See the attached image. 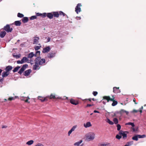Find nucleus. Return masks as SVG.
I'll return each mask as SVG.
<instances>
[{
  "instance_id": "de8ad7c7",
  "label": "nucleus",
  "mask_w": 146,
  "mask_h": 146,
  "mask_svg": "<svg viewBox=\"0 0 146 146\" xmlns=\"http://www.w3.org/2000/svg\"><path fill=\"white\" fill-rule=\"evenodd\" d=\"M129 145V146H130L133 143V141H131L129 142H128L127 143Z\"/></svg>"
},
{
  "instance_id": "a211bd4d",
  "label": "nucleus",
  "mask_w": 146,
  "mask_h": 146,
  "mask_svg": "<svg viewBox=\"0 0 146 146\" xmlns=\"http://www.w3.org/2000/svg\"><path fill=\"white\" fill-rule=\"evenodd\" d=\"M53 16L54 17L58 18L59 17V14L58 11L52 12Z\"/></svg>"
},
{
  "instance_id": "9d476101",
  "label": "nucleus",
  "mask_w": 146,
  "mask_h": 146,
  "mask_svg": "<svg viewBox=\"0 0 146 146\" xmlns=\"http://www.w3.org/2000/svg\"><path fill=\"white\" fill-rule=\"evenodd\" d=\"M50 48L49 46L46 47L43 49L42 52L43 53H47L50 50Z\"/></svg>"
},
{
  "instance_id": "393cba45",
  "label": "nucleus",
  "mask_w": 146,
  "mask_h": 146,
  "mask_svg": "<svg viewBox=\"0 0 146 146\" xmlns=\"http://www.w3.org/2000/svg\"><path fill=\"white\" fill-rule=\"evenodd\" d=\"M23 63L24 62H26L29 60L28 58L26 57H24L22 59Z\"/></svg>"
},
{
  "instance_id": "69168bd1",
  "label": "nucleus",
  "mask_w": 146,
  "mask_h": 146,
  "mask_svg": "<svg viewBox=\"0 0 146 146\" xmlns=\"http://www.w3.org/2000/svg\"><path fill=\"white\" fill-rule=\"evenodd\" d=\"M72 132V131L71 130H69L68 132V134L69 136L70 135L71 133Z\"/></svg>"
},
{
  "instance_id": "13d9d810",
  "label": "nucleus",
  "mask_w": 146,
  "mask_h": 146,
  "mask_svg": "<svg viewBox=\"0 0 146 146\" xmlns=\"http://www.w3.org/2000/svg\"><path fill=\"white\" fill-rule=\"evenodd\" d=\"M35 146H44V145L41 143H38Z\"/></svg>"
},
{
  "instance_id": "79ce46f5",
  "label": "nucleus",
  "mask_w": 146,
  "mask_h": 146,
  "mask_svg": "<svg viewBox=\"0 0 146 146\" xmlns=\"http://www.w3.org/2000/svg\"><path fill=\"white\" fill-rule=\"evenodd\" d=\"M117 101H113L111 105L112 106H114L117 105Z\"/></svg>"
},
{
  "instance_id": "0e129e2a",
  "label": "nucleus",
  "mask_w": 146,
  "mask_h": 146,
  "mask_svg": "<svg viewBox=\"0 0 146 146\" xmlns=\"http://www.w3.org/2000/svg\"><path fill=\"white\" fill-rule=\"evenodd\" d=\"M3 78H2L0 79V82H1V83H3V82L4 80V79Z\"/></svg>"
},
{
  "instance_id": "a878e982",
  "label": "nucleus",
  "mask_w": 146,
  "mask_h": 146,
  "mask_svg": "<svg viewBox=\"0 0 146 146\" xmlns=\"http://www.w3.org/2000/svg\"><path fill=\"white\" fill-rule=\"evenodd\" d=\"M44 13H36V16H41L43 18H44Z\"/></svg>"
},
{
  "instance_id": "f257e3e1",
  "label": "nucleus",
  "mask_w": 146,
  "mask_h": 146,
  "mask_svg": "<svg viewBox=\"0 0 146 146\" xmlns=\"http://www.w3.org/2000/svg\"><path fill=\"white\" fill-rule=\"evenodd\" d=\"M86 139L88 141L93 140L95 138V134L93 132H90L86 135Z\"/></svg>"
},
{
  "instance_id": "a18cd8bd",
  "label": "nucleus",
  "mask_w": 146,
  "mask_h": 146,
  "mask_svg": "<svg viewBox=\"0 0 146 146\" xmlns=\"http://www.w3.org/2000/svg\"><path fill=\"white\" fill-rule=\"evenodd\" d=\"M49 98L50 99H56V98L55 97V96L54 95H53L52 94H51L50 96L49 97Z\"/></svg>"
},
{
  "instance_id": "7ed1b4c3",
  "label": "nucleus",
  "mask_w": 146,
  "mask_h": 146,
  "mask_svg": "<svg viewBox=\"0 0 146 146\" xmlns=\"http://www.w3.org/2000/svg\"><path fill=\"white\" fill-rule=\"evenodd\" d=\"M3 30L7 32V33H11V32L13 29L12 28H11L9 24H7L6 26L4 27Z\"/></svg>"
},
{
  "instance_id": "9b49d317",
  "label": "nucleus",
  "mask_w": 146,
  "mask_h": 146,
  "mask_svg": "<svg viewBox=\"0 0 146 146\" xmlns=\"http://www.w3.org/2000/svg\"><path fill=\"white\" fill-rule=\"evenodd\" d=\"M34 38L33 44H38V40L39 39V37L35 36L34 37Z\"/></svg>"
},
{
  "instance_id": "3c124183",
  "label": "nucleus",
  "mask_w": 146,
  "mask_h": 146,
  "mask_svg": "<svg viewBox=\"0 0 146 146\" xmlns=\"http://www.w3.org/2000/svg\"><path fill=\"white\" fill-rule=\"evenodd\" d=\"M93 94L94 96H96L98 94V93L96 91H94L93 92Z\"/></svg>"
},
{
  "instance_id": "864d4df0",
  "label": "nucleus",
  "mask_w": 146,
  "mask_h": 146,
  "mask_svg": "<svg viewBox=\"0 0 146 146\" xmlns=\"http://www.w3.org/2000/svg\"><path fill=\"white\" fill-rule=\"evenodd\" d=\"M139 111V110H133L132 111H131V113H137Z\"/></svg>"
},
{
  "instance_id": "052dcab7",
  "label": "nucleus",
  "mask_w": 146,
  "mask_h": 146,
  "mask_svg": "<svg viewBox=\"0 0 146 146\" xmlns=\"http://www.w3.org/2000/svg\"><path fill=\"white\" fill-rule=\"evenodd\" d=\"M88 100L90 102H91V100H92V98H89V99H85L84 100L85 101V102H86V100Z\"/></svg>"
},
{
  "instance_id": "20e7f679",
  "label": "nucleus",
  "mask_w": 146,
  "mask_h": 146,
  "mask_svg": "<svg viewBox=\"0 0 146 146\" xmlns=\"http://www.w3.org/2000/svg\"><path fill=\"white\" fill-rule=\"evenodd\" d=\"M28 65L27 64H26L23 65L19 71L18 72V73L21 75L26 69L28 67Z\"/></svg>"
},
{
  "instance_id": "f03ea898",
  "label": "nucleus",
  "mask_w": 146,
  "mask_h": 146,
  "mask_svg": "<svg viewBox=\"0 0 146 146\" xmlns=\"http://www.w3.org/2000/svg\"><path fill=\"white\" fill-rule=\"evenodd\" d=\"M129 133L127 131H123L122 130L120 131L119 132V134L122 136L123 138L124 139H125L127 137V134Z\"/></svg>"
},
{
  "instance_id": "58836bf2",
  "label": "nucleus",
  "mask_w": 146,
  "mask_h": 146,
  "mask_svg": "<svg viewBox=\"0 0 146 146\" xmlns=\"http://www.w3.org/2000/svg\"><path fill=\"white\" fill-rule=\"evenodd\" d=\"M21 56V55L20 54H19L17 55H13V56L14 57H15L17 58H20Z\"/></svg>"
},
{
  "instance_id": "680f3d73",
  "label": "nucleus",
  "mask_w": 146,
  "mask_h": 146,
  "mask_svg": "<svg viewBox=\"0 0 146 146\" xmlns=\"http://www.w3.org/2000/svg\"><path fill=\"white\" fill-rule=\"evenodd\" d=\"M132 129L133 130V132H135L137 130L138 128H137L136 129H135L133 127Z\"/></svg>"
},
{
  "instance_id": "bb28decb",
  "label": "nucleus",
  "mask_w": 146,
  "mask_h": 146,
  "mask_svg": "<svg viewBox=\"0 0 146 146\" xmlns=\"http://www.w3.org/2000/svg\"><path fill=\"white\" fill-rule=\"evenodd\" d=\"M34 54L33 52H31L29 53L28 55V58H32L34 56Z\"/></svg>"
},
{
  "instance_id": "5701e85b",
  "label": "nucleus",
  "mask_w": 146,
  "mask_h": 146,
  "mask_svg": "<svg viewBox=\"0 0 146 146\" xmlns=\"http://www.w3.org/2000/svg\"><path fill=\"white\" fill-rule=\"evenodd\" d=\"M41 59V57H40V56L37 57L35 59V63L36 64H38V63H39V61H40V60Z\"/></svg>"
},
{
  "instance_id": "338daca9",
  "label": "nucleus",
  "mask_w": 146,
  "mask_h": 146,
  "mask_svg": "<svg viewBox=\"0 0 146 146\" xmlns=\"http://www.w3.org/2000/svg\"><path fill=\"white\" fill-rule=\"evenodd\" d=\"M25 44V42L21 44L20 46L21 47H23L24 46Z\"/></svg>"
},
{
  "instance_id": "c756f323",
  "label": "nucleus",
  "mask_w": 146,
  "mask_h": 146,
  "mask_svg": "<svg viewBox=\"0 0 146 146\" xmlns=\"http://www.w3.org/2000/svg\"><path fill=\"white\" fill-rule=\"evenodd\" d=\"M107 122L108 123L110 124L111 125H113L114 124V123L111 121L109 118H107Z\"/></svg>"
},
{
  "instance_id": "aec40b11",
  "label": "nucleus",
  "mask_w": 146,
  "mask_h": 146,
  "mask_svg": "<svg viewBox=\"0 0 146 146\" xmlns=\"http://www.w3.org/2000/svg\"><path fill=\"white\" fill-rule=\"evenodd\" d=\"M38 99L42 102H43L44 101H47L48 100L47 98H46L42 97L40 96H38Z\"/></svg>"
},
{
  "instance_id": "8fccbe9b",
  "label": "nucleus",
  "mask_w": 146,
  "mask_h": 146,
  "mask_svg": "<svg viewBox=\"0 0 146 146\" xmlns=\"http://www.w3.org/2000/svg\"><path fill=\"white\" fill-rule=\"evenodd\" d=\"M17 64H23L22 60H18L17 61Z\"/></svg>"
},
{
  "instance_id": "f8f14e48",
  "label": "nucleus",
  "mask_w": 146,
  "mask_h": 146,
  "mask_svg": "<svg viewBox=\"0 0 146 146\" xmlns=\"http://www.w3.org/2000/svg\"><path fill=\"white\" fill-rule=\"evenodd\" d=\"M13 68L12 66L9 65L6 67L5 69V70L7 72H9L12 70Z\"/></svg>"
},
{
  "instance_id": "1a4fd4ad",
  "label": "nucleus",
  "mask_w": 146,
  "mask_h": 146,
  "mask_svg": "<svg viewBox=\"0 0 146 146\" xmlns=\"http://www.w3.org/2000/svg\"><path fill=\"white\" fill-rule=\"evenodd\" d=\"M113 92L115 94H117L120 92L121 91L119 89V87H114L113 88Z\"/></svg>"
},
{
  "instance_id": "6ab92c4d",
  "label": "nucleus",
  "mask_w": 146,
  "mask_h": 146,
  "mask_svg": "<svg viewBox=\"0 0 146 146\" xmlns=\"http://www.w3.org/2000/svg\"><path fill=\"white\" fill-rule=\"evenodd\" d=\"M46 60L44 58H42V59H40L39 62L38 63V64L39 65H41L42 64L44 63L45 62Z\"/></svg>"
},
{
  "instance_id": "7c9ffc66",
  "label": "nucleus",
  "mask_w": 146,
  "mask_h": 146,
  "mask_svg": "<svg viewBox=\"0 0 146 146\" xmlns=\"http://www.w3.org/2000/svg\"><path fill=\"white\" fill-rule=\"evenodd\" d=\"M126 125H131L132 127H134L135 126L134 123L129 122L126 123L125 124Z\"/></svg>"
},
{
  "instance_id": "4468645a",
  "label": "nucleus",
  "mask_w": 146,
  "mask_h": 146,
  "mask_svg": "<svg viewBox=\"0 0 146 146\" xmlns=\"http://www.w3.org/2000/svg\"><path fill=\"white\" fill-rule=\"evenodd\" d=\"M9 74V72H8L6 71L2 72V76L3 78H4L8 76Z\"/></svg>"
},
{
  "instance_id": "4d7b16f0",
  "label": "nucleus",
  "mask_w": 146,
  "mask_h": 146,
  "mask_svg": "<svg viewBox=\"0 0 146 146\" xmlns=\"http://www.w3.org/2000/svg\"><path fill=\"white\" fill-rule=\"evenodd\" d=\"M15 99V98L14 97H13L9 98L8 99L10 101L14 100Z\"/></svg>"
},
{
  "instance_id": "603ef678",
  "label": "nucleus",
  "mask_w": 146,
  "mask_h": 146,
  "mask_svg": "<svg viewBox=\"0 0 146 146\" xmlns=\"http://www.w3.org/2000/svg\"><path fill=\"white\" fill-rule=\"evenodd\" d=\"M112 98H110V101H113H113H115V100H114L115 98L113 96H112Z\"/></svg>"
},
{
  "instance_id": "c03bdc74",
  "label": "nucleus",
  "mask_w": 146,
  "mask_h": 146,
  "mask_svg": "<svg viewBox=\"0 0 146 146\" xmlns=\"http://www.w3.org/2000/svg\"><path fill=\"white\" fill-rule=\"evenodd\" d=\"M36 18H37L36 16V15H33V16H31L30 17V19L31 20H33L36 19Z\"/></svg>"
},
{
  "instance_id": "c9c22d12",
  "label": "nucleus",
  "mask_w": 146,
  "mask_h": 146,
  "mask_svg": "<svg viewBox=\"0 0 146 146\" xmlns=\"http://www.w3.org/2000/svg\"><path fill=\"white\" fill-rule=\"evenodd\" d=\"M41 47V46H35V51H37V50H39Z\"/></svg>"
},
{
  "instance_id": "72a5a7b5",
  "label": "nucleus",
  "mask_w": 146,
  "mask_h": 146,
  "mask_svg": "<svg viewBox=\"0 0 146 146\" xmlns=\"http://www.w3.org/2000/svg\"><path fill=\"white\" fill-rule=\"evenodd\" d=\"M113 121L115 124H117L118 123V121L117 119L116 118H115L113 119Z\"/></svg>"
},
{
  "instance_id": "ddd939ff",
  "label": "nucleus",
  "mask_w": 146,
  "mask_h": 146,
  "mask_svg": "<svg viewBox=\"0 0 146 146\" xmlns=\"http://www.w3.org/2000/svg\"><path fill=\"white\" fill-rule=\"evenodd\" d=\"M82 142V140H80L79 141L75 143L74 144V145L77 146H83L84 145L83 144H82L81 145H79Z\"/></svg>"
},
{
  "instance_id": "f3484780",
  "label": "nucleus",
  "mask_w": 146,
  "mask_h": 146,
  "mask_svg": "<svg viewBox=\"0 0 146 146\" xmlns=\"http://www.w3.org/2000/svg\"><path fill=\"white\" fill-rule=\"evenodd\" d=\"M55 53H48L47 55V57L48 58H53L55 56Z\"/></svg>"
},
{
  "instance_id": "473e14b6",
  "label": "nucleus",
  "mask_w": 146,
  "mask_h": 146,
  "mask_svg": "<svg viewBox=\"0 0 146 146\" xmlns=\"http://www.w3.org/2000/svg\"><path fill=\"white\" fill-rule=\"evenodd\" d=\"M39 64H36L34 65L33 66V70H36L37 69V68L39 67Z\"/></svg>"
},
{
  "instance_id": "0eeeda50",
  "label": "nucleus",
  "mask_w": 146,
  "mask_h": 146,
  "mask_svg": "<svg viewBox=\"0 0 146 146\" xmlns=\"http://www.w3.org/2000/svg\"><path fill=\"white\" fill-rule=\"evenodd\" d=\"M70 102L72 104L76 105L79 104V102L78 101L75 100L71 98L70 100Z\"/></svg>"
},
{
  "instance_id": "e433bc0d",
  "label": "nucleus",
  "mask_w": 146,
  "mask_h": 146,
  "mask_svg": "<svg viewBox=\"0 0 146 146\" xmlns=\"http://www.w3.org/2000/svg\"><path fill=\"white\" fill-rule=\"evenodd\" d=\"M122 137V136L121 135H119V134H117L115 136V138L119 139H120Z\"/></svg>"
},
{
  "instance_id": "ea45409f",
  "label": "nucleus",
  "mask_w": 146,
  "mask_h": 146,
  "mask_svg": "<svg viewBox=\"0 0 146 146\" xmlns=\"http://www.w3.org/2000/svg\"><path fill=\"white\" fill-rule=\"evenodd\" d=\"M23 98V99H22L21 100H25V98H27L25 100V101L26 102H28V103H30V102H29L28 101V100L30 99L29 98V97H27V98L25 97L24 98Z\"/></svg>"
},
{
  "instance_id": "37998d69",
  "label": "nucleus",
  "mask_w": 146,
  "mask_h": 146,
  "mask_svg": "<svg viewBox=\"0 0 146 146\" xmlns=\"http://www.w3.org/2000/svg\"><path fill=\"white\" fill-rule=\"evenodd\" d=\"M59 14L60 15H62L63 16H65L66 15V14L62 11H59Z\"/></svg>"
},
{
  "instance_id": "423d86ee",
  "label": "nucleus",
  "mask_w": 146,
  "mask_h": 146,
  "mask_svg": "<svg viewBox=\"0 0 146 146\" xmlns=\"http://www.w3.org/2000/svg\"><path fill=\"white\" fill-rule=\"evenodd\" d=\"M82 6L81 3H78L77 4V6L75 8V11L76 13L78 14L79 12H80L81 11V9L80 7Z\"/></svg>"
},
{
  "instance_id": "4c0bfd02",
  "label": "nucleus",
  "mask_w": 146,
  "mask_h": 146,
  "mask_svg": "<svg viewBox=\"0 0 146 146\" xmlns=\"http://www.w3.org/2000/svg\"><path fill=\"white\" fill-rule=\"evenodd\" d=\"M117 131H120V130L121 129V125H120L119 124H117Z\"/></svg>"
},
{
  "instance_id": "c85d7f7f",
  "label": "nucleus",
  "mask_w": 146,
  "mask_h": 146,
  "mask_svg": "<svg viewBox=\"0 0 146 146\" xmlns=\"http://www.w3.org/2000/svg\"><path fill=\"white\" fill-rule=\"evenodd\" d=\"M138 135H135L132 137V139L133 140L136 141H137L138 140Z\"/></svg>"
},
{
  "instance_id": "09e8293b",
  "label": "nucleus",
  "mask_w": 146,
  "mask_h": 146,
  "mask_svg": "<svg viewBox=\"0 0 146 146\" xmlns=\"http://www.w3.org/2000/svg\"><path fill=\"white\" fill-rule=\"evenodd\" d=\"M143 106H142L141 107V108H140L139 109V112H140V114H141V113H142V110L143 109Z\"/></svg>"
},
{
  "instance_id": "49530a36",
  "label": "nucleus",
  "mask_w": 146,
  "mask_h": 146,
  "mask_svg": "<svg viewBox=\"0 0 146 146\" xmlns=\"http://www.w3.org/2000/svg\"><path fill=\"white\" fill-rule=\"evenodd\" d=\"M77 125H74L70 129L71 130L72 132L73 131L75 130V129Z\"/></svg>"
},
{
  "instance_id": "cd10ccee",
  "label": "nucleus",
  "mask_w": 146,
  "mask_h": 146,
  "mask_svg": "<svg viewBox=\"0 0 146 146\" xmlns=\"http://www.w3.org/2000/svg\"><path fill=\"white\" fill-rule=\"evenodd\" d=\"M21 66H17L15 67L13 70V72H15L18 71L19 69L20 68Z\"/></svg>"
},
{
  "instance_id": "f704fd0d",
  "label": "nucleus",
  "mask_w": 146,
  "mask_h": 146,
  "mask_svg": "<svg viewBox=\"0 0 146 146\" xmlns=\"http://www.w3.org/2000/svg\"><path fill=\"white\" fill-rule=\"evenodd\" d=\"M17 15L18 17L21 18H23L24 16V15L23 14L19 13H18Z\"/></svg>"
},
{
  "instance_id": "e2e57ef3",
  "label": "nucleus",
  "mask_w": 146,
  "mask_h": 146,
  "mask_svg": "<svg viewBox=\"0 0 146 146\" xmlns=\"http://www.w3.org/2000/svg\"><path fill=\"white\" fill-rule=\"evenodd\" d=\"M51 38L50 37H48L47 38V40L46 42H49L50 41Z\"/></svg>"
},
{
  "instance_id": "b1692460",
  "label": "nucleus",
  "mask_w": 146,
  "mask_h": 146,
  "mask_svg": "<svg viewBox=\"0 0 146 146\" xmlns=\"http://www.w3.org/2000/svg\"><path fill=\"white\" fill-rule=\"evenodd\" d=\"M21 24L20 21H15L14 22V24L16 26H20Z\"/></svg>"
},
{
  "instance_id": "6e6552de",
  "label": "nucleus",
  "mask_w": 146,
  "mask_h": 146,
  "mask_svg": "<svg viewBox=\"0 0 146 146\" xmlns=\"http://www.w3.org/2000/svg\"><path fill=\"white\" fill-rule=\"evenodd\" d=\"M31 72V69H29L25 71L23 73V75L26 76H29Z\"/></svg>"
},
{
  "instance_id": "774afa93",
  "label": "nucleus",
  "mask_w": 146,
  "mask_h": 146,
  "mask_svg": "<svg viewBox=\"0 0 146 146\" xmlns=\"http://www.w3.org/2000/svg\"><path fill=\"white\" fill-rule=\"evenodd\" d=\"M121 111V110L120 111V114L121 115H122V114L123 113H125L124 112L122 111Z\"/></svg>"
},
{
  "instance_id": "dca6fc26",
  "label": "nucleus",
  "mask_w": 146,
  "mask_h": 146,
  "mask_svg": "<svg viewBox=\"0 0 146 146\" xmlns=\"http://www.w3.org/2000/svg\"><path fill=\"white\" fill-rule=\"evenodd\" d=\"M6 34V33L5 31H1L0 33V37L3 38Z\"/></svg>"
},
{
  "instance_id": "bf43d9fd",
  "label": "nucleus",
  "mask_w": 146,
  "mask_h": 146,
  "mask_svg": "<svg viewBox=\"0 0 146 146\" xmlns=\"http://www.w3.org/2000/svg\"><path fill=\"white\" fill-rule=\"evenodd\" d=\"M35 53L38 55H40V51H37H37H36V52H35Z\"/></svg>"
},
{
  "instance_id": "a19ab883",
  "label": "nucleus",
  "mask_w": 146,
  "mask_h": 146,
  "mask_svg": "<svg viewBox=\"0 0 146 146\" xmlns=\"http://www.w3.org/2000/svg\"><path fill=\"white\" fill-rule=\"evenodd\" d=\"M138 138H142L145 137H146V135H138Z\"/></svg>"
},
{
  "instance_id": "39448f33",
  "label": "nucleus",
  "mask_w": 146,
  "mask_h": 146,
  "mask_svg": "<svg viewBox=\"0 0 146 146\" xmlns=\"http://www.w3.org/2000/svg\"><path fill=\"white\" fill-rule=\"evenodd\" d=\"M44 18L47 17L48 18L50 19H51L53 18V14L52 12L51 13H44Z\"/></svg>"
},
{
  "instance_id": "6e6d98bb",
  "label": "nucleus",
  "mask_w": 146,
  "mask_h": 146,
  "mask_svg": "<svg viewBox=\"0 0 146 146\" xmlns=\"http://www.w3.org/2000/svg\"><path fill=\"white\" fill-rule=\"evenodd\" d=\"M94 106V104H87L86 106V107H90V106Z\"/></svg>"
},
{
  "instance_id": "5fc2aeb1",
  "label": "nucleus",
  "mask_w": 146,
  "mask_h": 146,
  "mask_svg": "<svg viewBox=\"0 0 146 146\" xmlns=\"http://www.w3.org/2000/svg\"><path fill=\"white\" fill-rule=\"evenodd\" d=\"M123 111L125 112V113H126V114L127 115H128L129 114V112L127 111H126V110H123V109H121V111Z\"/></svg>"
},
{
  "instance_id": "2eb2a0df",
  "label": "nucleus",
  "mask_w": 146,
  "mask_h": 146,
  "mask_svg": "<svg viewBox=\"0 0 146 146\" xmlns=\"http://www.w3.org/2000/svg\"><path fill=\"white\" fill-rule=\"evenodd\" d=\"M22 22L25 23H27L29 21L28 17H23L22 19Z\"/></svg>"
},
{
  "instance_id": "2f4dec72",
  "label": "nucleus",
  "mask_w": 146,
  "mask_h": 146,
  "mask_svg": "<svg viewBox=\"0 0 146 146\" xmlns=\"http://www.w3.org/2000/svg\"><path fill=\"white\" fill-rule=\"evenodd\" d=\"M34 143V141L33 140H30L26 143V144L28 145H31Z\"/></svg>"
},
{
  "instance_id": "412c9836",
  "label": "nucleus",
  "mask_w": 146,
  "mask_h": 146,
  "mask_svg": "<svg viewBox=\"0 0 146 146\" xmlns=\"http://www.w3.org/2000/svg\"><path fill=\"white\" fill-rule=\"evenodd\" d=\"M103 99L105 100H107V102H108L110 101V97L109 96H105L103 97V99L101 100L100 102Z\"/></svg>"
},
{
  "instance_id": "4be33fe9",
  "label": "nucleus",
  "mask_w": 146,
  "mask_h": 146,
  "mask_svg": "<svg viewBox=\"0 0 146 146\" xmlns=\"http://www.w3.org/2000/svg\"><path fill=\"white\" fill-rule=\"evenodd\" d=\"M84 126L86 128H87L92 126V125L90 122H87L86 124H84Z\"/></svg>"
}]
</instances>
